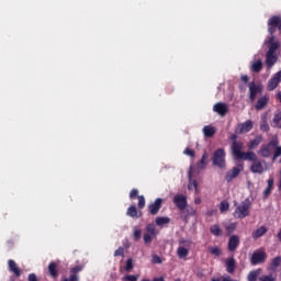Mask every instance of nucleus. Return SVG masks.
I'll return each instance as SVG.
<instances>
[{
	"instance_id": "nucleus-1",
	"label": "nucleus",
	"mask_w": 281,
	"mask_h": 281,
	"mask_svg": "<svg viewBox=\"0 0 281 281\" xmlns=\"http://www.w3.org/2000/svg\"><path fill=\"white\" fill-rule=\"evenodd\" d=\"M268 32L271 34L270 37H268L263 45H268V52L266 53V66L268 69H271L276 63H278V49H280V41L276 40V36H273V33L276 32V27H280V16H272L268 21Z\"/></svg>"
},
{
	"instance_id": "nucleus-24",
	"label": "nucleus",
	"mask_w": 281,
	"mask_h": 281,
	"mask_svg": "<svg viewBox=\"0 0 281 281\" xmlns=\"http://www.w3.org/2000/svg\"><path fill=\"white\" fill-rule=\"evenodd\" d=\"M127 216H131V218H139L142 213L137 212V207L135 205H132L127 209Z\"/></svg>"
},
{
	"instance_id": "nucleus-29",
	"label": "nucleus",
	"mask_w": 281,
	"mask_h": 281,
	"mask_svg": "<svg viewBox=\"0 0 281 281\" xmlns=\"http://www.w3.org/2000/svg\"><path fill=\"white\" fill-rule=\"evenodd\" d=\"M260 273H262V269H257L255 271L249 272L248 281H258V278H260Z\"/></svg>"
},
{
	"instance_id": "nucleus-54",
	"label": "nucleus",
	"mask_w": 281,
	"mask_h": 281,
	"mask_svg": "<svg viewBox=\"0 0 281 281\" xmlns=\"http://www.w3.org/2000/svg\"><path fill=\"white\" fill-rule=\"evenodd\" d=\"M231 139H232V142H233V144H234V142H237L236 139H238V136H237L236 134H233V135L231 136Z\"/></svg>"
},
{
	"instance_id": "nucleus-44",
	"label": "nucleus",
	"mask_w": 281,
	"mask_h": 281,
	"mask_svg": "<svg viewBox=\"0 0 281 281\" xmlns=\"http://www.w3.org/2000/svg\"><path fill=\"white\" fill-rule=\"evenodd\" d=\"M114 256L115 258H117V256H124V248L119 247L117 250L114 251Z\"/></svg>"
},
{
	"instance_id": "nucleus-7",
	"label": "nucleus",
	"mask_w": 281,
	"mask_h": 281,
	"mask_svg": "<svg viewBox=\"0 0 281 281\" xmlns=\"http://www.w3.org/2000/svg\"><path fill=\"white\" fill-rule=\"evenodd\" d=\"M267 170V162L256 159L250 166V171L255 175H262Z\"/></svg>"
},
{
	"instance_id": "nucleus-53",
	"label": "nucleus",
	"mask_w": 281,
	"mask_h": 281,
	"mask_svg": "<svg viewBox=\"0 0 281 281\" xmlns=\"http://www.w3.org/2000/svg\"><path fill=\"white\" fill-rule=\"evenodd\" d=\"M267 188H270V189L273 188V179H272V178H270V179L268 180V187H267Z\"/></svg>"
},
{
	"instance_id": "nucleus-50",
	"label": "nucleus",
	"mask_w": 281,
	"mask_h": 281,
	"mask_svg": "<svg viewBox=\"0 0 281 281\" xmlns=\"http://www.w3.org/2000/svg\"><path fill=\"white\" fill-rule=\"evenodd\" d=\"M260 128H261V131L267 132V131H269V124H267L266 122H263V124H261Z\"/></svg>"
},
{
	"instance_id": "nucleus-47",
	"label": "nucleus",
	"mask_w": 281,
	"mask_h": 281,
	"mask_svg": "<svg viewBox=\"0 0 281 281\" xmlns=\"http://www.w3.org/2000/svg\"><path fill=\"white\" fill-rule=\"evenodd\" d=\"M207 166V162L205 161V159L201 158L200 162L198 164V168H205Z\"/></svg>"
},
{
	"instance_id": "nucleus-46",
	"label": "nucleus",
	"mask_w": 281,
	"mask_h": 281,
	"mask_svg": "<svg viewBox=\"0 0 281 281\" xmlns=\"http://www.w3.org/2000/svg\"><path fill=\"white\" fill-rule=\"evenodd\" d=\"M183 154L188 155L189 157H194V150H192L190 148H186Z\"/></svg>"
},
{
	"instance_id": "nucleus-20",
	"label": "nucleus",
	"mask_w": 281,
	"mask_h": 281,
	"mask_svg": "<svg viewBox=\"0 0 281 281\" xmlns=\"http://www.w3.org/2000/svg\"><path fill=\"white\" fill-rule=\"evenodd\" d=\"M204 137H214L216 135V127L212 125H205L202 130Z\"/></svg>"
},
{
	"instance_id": "nucleus-30",
	"label": "nucleus",
	"mask_w": 281,
	"mask_h": 281,
	"mask_svg": "<svg viewBox=\"0 0 281 281\" xmlns=\"http://www.w3.org/2000/svg\"><path fill=\"white\" fill-rule=\"evenodd\" d=\"M168 223H170L169 217H156V225H158V227H164V225H168Z\"/></svg>"
},
{
	"instance_id": "nucleus-60",
	"label": "nucleus",
	"mask_w": 281,
	"mask_h": 281,
	"mask_svg": "<svg viewBox=\"0 0 281 281\" xmlns=\"http://www.w3.org/2000/svg\"><path fill=\"white\" fill-rule=\"evenodd\" d=\"M279 30H281V20H280V22H279Z\"/></svg>"
},
{
	"instance_id": "nucleus-25",
	"label": "nucleus",
	"mask_w": 281,
	"mask_h": 281,
	"mask_svg": "<svg viewBox=\"0 0 281 281\" xmlns=\"http://www.w3.org/2000/svg\"><path fill=\"white\" fill-rule=\"evenodd\" d=\"M269 102V99L267 97H261L258 101L257 104L255 105V109H257V111L262 110L263 108L267 106V103Z\"/></svg>"
},
{
	"instance_id": "nucleus-9",
	"label": "nucleus",
	"mask_w": 281,
	"mask_h": 281,
	"mask_svg": "<svg viewBox=\"0 0 281 281\" xmlns=\"http://www.w3.org/2000/svg\"><path fill=\"white\" fill-rule=\"evenodd\" d=\"M281 83V70L274 74L271 79L268 81L267 89L268 91H276L278 86Z\"/></svg>"
},
{
	"instance_id": "nucleus-31",
	"label": "nucleus",
	"mask_w": 281,
	"mask_h": 281,
	"mask_svg": "<svg viewBox=\"0 0 281 281\" xmlns=\"http://www.w3.org/2000/svg\"><path fill=\"white\" fill-rule=\"evenodd\" d=\"M258 281H277V277L273 273L263 274V276L259 277Z\"/></svg>"
},
{
	"instance_id": "nucleus-26",
	"label": "nucleus",
	"mask_w": 281,
	"mask_h": 281,
	"mask_svg": "<svg viewBox=\"0 0 281 281\" xmlns=\"http://www.w3.org/2000/svg\"><path fill=\"white\" fill-rule=\"evenodd\" d=\"M239 159H245V161H256L257 159L256 153L254 151L243 153Z\"/></svg>"
},
{
	"instance_id": "nucleus-52",
	"label": "nucleus",
	"mask_w": 281,
	"mask_h": 281,
	"mask_svg": "<svg viewBox=\"0 0 281 281\" xmlns=\"http://www.w3.org/2000/svg\"><path fill=\"white\" fill-rule=\"evenodd\" d=\"M241 81L243 82H249V77L247 75L241 76Z\"/></svg>"
},
{
	"instance_id": "nucleus-15",
	"label": "nucleus",
	"mask_w": 281,
	"mask_h": 281,
	"mask_svg": "<svg viewBox=\"0 0 281 281\" xmlns=\"http://www.w3.org/2000/svg\"><path fill=\"white\" fill-rule=\"evenodd\" d=\"M238 245H240V238L237 235L231 236L228 240L229 251H236V249L238 248Z\"/></svg>"
},
{
	"instance_id": "nucleus-45",
	"label": "nucleus",
	"mask_w": 281,
	"mask_h": 281,
	"mask_svg": "<svg viewBox=\"0 0 281 281\" xmlns=\"http://www.w3.org/2000/svg\"><path fill=\"white\" fill-rule=\"evenodd\" d=\"M210 251L211 254H213V256H218L221 254V249H218L217 247H212Z\"/></svg>"
},
{
	"instance_id": "nucleus-3",
	"label": "nucleus",
	"mask_w": 281,
	"mask_h": 281,
	"mask_svg": "<svg viewBox=\"0 0 281 281\" xmlns=\"http://www.w3.org/2000/svg\"><path fill=\"white\" fill-rule=\"evenodd\" d=\"M279 144L280 142L278 140V136H273L268 144L261 146L259 149V155L265 158L271 157V153H273V149Z\"/></svg>"
},
{
	"instance_id": "nucleus-39",
	"label": "nucleus",
	"mask_w": 281,
	"mask_h": 281,
	"mask_svg": "<svg viewBox=\"0 0 281 281\" xmlns=\"http://www.w3.org/2000/svg\"><path fill=\"white\" fill-rule=\"evenodd\" d=\"M123 280H127V281H137L139 280V276H134V274H127L123 278Z\"/></svg>"
},
{
	"instance_id": "nucleus-22",
	"label": "nucleus",
	"mask_w": 281,
	"mask_h": 281,
	"mask_svg": "<svg viewBox=\"0 0 281 281\" xmlns=\"http://www.w3.org/2000/svg\"><path fill=\"white\" fill-rule=\"evenodd\" d=\"M265 234H267V228L265 226H260L255 232H252L251 236L255 240H258V238H261V236H265Z\"/></svg>"
},
{
	"instance_id": "nucleus-32",
	"label": "nucleus",
	"mask_w": 281,
	"mask_h": 281,
	"mask_svg": "<svg viewBox=\"0 0 281 281\" xmlns=\"http://www.w3.org/2000/svg\"><path fill=\"white\" fill-rule=\"evenodd\" d=\"M140 238H142V231H140L139 227L135 226V227L133 228V239H134L135 241H137V240H139Z\"/></svg>"
},
{
	"instance_id": "nucleus-16",
	"label": "nucleus",
	"mask_w": 281,
	"mask_h": 281,
	"mask_svg": "<svg viewBox=\"0 0 281 281\" xmlns=\"http://www.w3.org/2000/svg\"><path fill=\"white\" fill-rule=\"evenodd\" d=\"M9 271L10 273H13L16 278H20L22 271L19 269V266H16V262L12 259L8 261Z\"/></svg>"
},
{
	"instance_id": "nucleus-56",
	"label": "nucleus",
	"mask_w": 281,
	"mask_h": 281,
	"mask_svg": "<svg viewBox=\"0 0 281 281\" xmlns=\"http://www.w3.org/2000/svg\"><path fill=\"white\" fill-rule=\"evenodd\" d=\"M153 281H166L164 278H155Z\"/></svg>"
},
{
	"instance_id": "nucleus-4",
	"label": "nucleus",
	"mask_w": 281,
	"mask_h": 281,
	"mask_svg": "<svg viewBox=\"0 0 281 281\" xmlns=\"http://www.w3.org/2000/svg\"><path fill=\"white\" fill-rule=\"evenodd\" d=\"M225 149L220 148L215 150L212 157L213 166H217V168L222 169L225 168Z\"/></svg>"
},
{
	"instance_id": "nucleus-11",
	"label": "nucleus",
	"mask_w": 281,
	"mask_h": 281,
	"mask_svg": "<svg viewBox=\"0 0 281 281\" xmlns=\"http://www.w3.org/2000/svg\"><path fill=\"white\" fill-rule=\"evenodd\" d=\"M232 153L237 159H240L243 157V143L234 142L232 144Z\"/></svg>"
},
{
	"instance_id": "nucleus-19",
	"label": "nucleus",
	"mask_w": 281,
	"mask_h": 281,
	"mask_svg": "<svg viewBox=\"0 0 281 281\" xmlns=\"http://www.w3.org/2000/svg\"><path fill=\"white\" fill-rule=\"evenodd\" d=\"M164 200H161V198H158L155 200V202L153 204L149 205V212L150 214H157L159 212V210H161V203Z\"/></svg>"
},
{
	"instance_id": "nucleus-43",
	"label": "nucleus",
	"mask_w": 281,
	"mask_h": 281,
	"mask_svg": "<svg viewBox=\"0 0 281 281\" xmlns=\"http://www.w3.org/2000/svg\"><path fill=\"white\" fill-rule=\"evenodd\" d=\"M187 212H188V216H195L196 215V210H194V207H192V206H189L187 209Z\"/></svg>"
},
{
	"instance_id": "nucleus-37",
	"label": "nucleus",
	"mask_w": 281,
	"mask_h": 281,
	"mask_svg": "<svg viewBox=\"0 0 281 281\" xmlns=\"http://www.w3.org/2000/svg\"><path fill=\"white\" fill-rule=\"evenodd\" d=\"M273 150H274L273 161H276V159H278V157L281 156V146H278V145H277V146L273 148Z\"/></svg>"
},
{
	"instance_id": "nucleus-48",
	"label": "nucleus",
	"mask_w": 281,
	"mask_h": 281,
	"mask_svg": "<svg viewBox=\"0 0 281 281\" xmlns=\"http://www.w3.org/2000/svg\"><path fill=\"white\" fill-rule=\"evenodd\" d=\"M139 194V191L137 189H133L130 193V199H135Z\"/></svg>"
},
{
	"instance_id": "nucleus-42",
	"label": "nucleus",
	"mask_w": 281,
	"mask_h": 281,
	"mask_svg": "<svg viewBox=\"0 0 281 281\" xmlns=\"http://www.w3.org/2000/svg\"><path fill=\"white\" fill-rule=\"evenodd\" d=\"M81 270H82V266H76L70 270L71 276H76V273H80Z\"/></svg>"
},
{
	"instance_id": "nucleus-6",
	"label": "nucleus",
	"mask_w": 281,
	"mask_h": 281,
	"mask_svg": "<svg viewBox=\"0 0 281 281\" xmlns=\"http://www.w3.org/2000/svg\"><path fill=\"white\" fill-rule=\"evenodd\" d=\"M145 229L146 232L143 235L144 243L145 245H150L154 238L157 237V228L155 227V224H148Z\"/></svg>"
},
{
	"instance_id": "nucleus-49",
	"label": "nucleus",
	"mask_w": 281,
	"mask_h": 281,
	"mask_svg": "<svg viewBox=\"0 0 281 281\" xmlns=\"http://www.w3.org/2000/svg\"><path fill=\"white\" fill-rule=\"evenodd\" d=\"M269 194H271V188L267 187V189L263 191L265 199H267V196H269Z\"/></svg>"
},
{
	"instance_id": "nucleus-59",
	"label": "nucleus",
	"mask_w": 281,
	"mask_h": 281,
	"mask_svg": "<svg viewBox=\"0 0 281 281\" xmlns=\"http://www.w3.org/2000/svg\"><path fill=\"white\" fill-rule=\"evenodd\" d=\"M278 99H279V101L281 102V91L278 92Z\"/></svg>"
},
{
	"instance_id": "nucleus-21",
	"label": "nucleus",
	"mask_w": 281,
	"mask_h": 281,
	"mask_svg": "<svg viewBox=\"0 0 281 281\" xmlns=\"http://www.w3.org/2000/svg\"><path fill=\"white\" fill-rule=\"evenodd\" d=\"M250 69L255 74H260V71H262V60L257 59V60L252 61L250 65Z\"/></svg>"
},
{
	"instance_id": "nucleus-10",
	"label": "nucleus",
	"mask_w": 281,
	"mask_h": 281,
	"mask_svg": "<svg viewBox=\"0 0 281 281\" xmlns=\"http://www.w3.org/2000/svg\"><path fill=\"white\" fill-rule=\"evenodd\" d=\"M192 177H194V167H190V170H189L188 190H194L195 194H199V187L196 184V180H192Z\"/></svg>"
},
{
	"instance_id": "nucleus-58",
	"label": "nucleus",
	"mask_w": 281,
	"mask_h": 281,
	"mask_svg": "<svg viewBox=\"0 0 281 281\" xmlns=\"http://www.w3.org/2000/svg\"><path fill=\"white\" fill-rule=\"evenodd\" d=\"M278 238H279V240H281V228H280V231L278 233Z\"/></svg>"
},
{
	"instance_id": "nucleus-36",
	"label": "nucleus",
	"mask_w": 281,
	"mask_h": 281,
	"mask_svg": "<svg viewBox=\"0 0 281 281\" xmlns=\"http://www.w3.org/2000/svg\"><path fill=\"white\" fill-rule=\"evenodd\" d=\"M227 210H229V203L227 201H223L220 204V211L223 212H227Z\"/></svg>"
},
{
	"instance_id": "nucleus-57",
	"label": "nucleus",
	"mask_w": 281,
	"mask_h": 281,
	"mask_svg": "<svg viewBox=\"0 0 281 281\" xmlns=\"http://www.w3.org/2000/svg\"><path fill=\"white\" fill-rule=\"evenodd\" d=\"M202 159H204V160H206L207 159V154H203V156H202Z\"/></svg>"
},
{
	"instance_id": "nucleus-5",
	"label": "nucleus",
	"mask_w": 281,
	"mask_h": 281,
	"mask_svg": "<svg viewBox=\"0 0 281 281\" xmlns=\"http://www.w3.org/2000/svg\"><path fill=\"white\" fill-rule=\"evenodd\" d=\"M192 243L190 240L180 239L179 240V247L177 249L178 258H188L190 254V246Z\"/></svg>"
},
{
	"instance_id": "nucleus-51",
	"label": "nucleus",
	"mask_w": 281,
	"mask_h": 281,
	"mask_svg": "<svg viewBox=\"0 0 281 281\" xmlns=\"http://www.w3.org/2000/svg\"><path fill=\"white\" fill-rule=\"evenodd\" d=\"M29 281H38L34 273L29 274Z\"/></svg>"
},
{
	"instance_id": "nucleus-2",
	"label": "nucleus",
	"mask_w": 281,
	"mask_h": 281,
	"mask_svg": "<svg viewBox=\"0 0 281 281\" xmlns=\"http://www.w3.org/2000/svg\"><path fill=\"white\" fill-rule=\"evenodd\" d=\"M250 207L251 201H249V199L244 200L239 205L236 206L234 212L235 218H247V216H249Z\"/></svg>"
},
{
	"instance_id": "nucleus-35",
	"label": "nucleus",
	"mask_w": 281,
	"mask_h": 281,
	"mask_svg": "<svg viewBox=\"0 0 281 281\" xmlns=\"http://www.w3.org/2000/svg\"><path fill=\"white\" fill-rule=\"evenodd\" d=\"M138 207L139 210H144V207H146V199L144 195L138 196Z\"/></svg>"
},
{
	"instance_id": "nucleus-55",
	"label": "nucleus",
	"mask_w": 281,
	"mask_h": 281,
	"mask_svg": "<svg viewBox=\"0 0 281 281\" xmlns=\"http://www.w3.org/2000/svg\"><path fill=\"white\" fill-rule=\"evenodd\" d=\"M195 205H201V198H194Z\"/></svg>"
},
{
	"instance_id": "nucleus-34",
	"label": "nucleus",
	"mask_w": 281,
	"mask_h": 281,
	"mask_svg": "<svg viewBox=\"0 0 281 281\" xmlns=\"http://www.w3.org/2000/svg\"><path fill=\"white\" fill-rule=\"evenodd\" d=\"M262 142V136H257L254 140L250 142V149L254 150Z\"/></svg>"
},
{
	"instance_id": "nucleus-41",
	"label": "nucleus",
	"mask_w": 281,
	"mask_h": 281,
	"mask_svg": "<svg viewBox=\"0 0 281 281\" xmlns=\"http://www.w3.org/2000/svg\"><path fill=\"white\" fill-rule=\"evenodd\" d=\"M153 265H161V258L157 255H154L151 258Z\"/></svg>"
},
{
	"instance_id": "nucleus-33",
	"label": "nucleus",
	"mask_w": 281,
	"mask_h": 281,
	"mask_svg": "<svg viewBox=\"0 0 281 281\" xmlns=\"http://www.w3.org/2000/svg\"><path fill=\"white\" fill-rule=\"evenodd\" d=\"M211 234L213 236H221L223 234V231H221V227L218 225L211 226Z\"/></svg>"
},
{
	"instance_id": "nucleus-17",
	"label": "nucleus",
	"mask_w": 281,
	"mask_h": 281,
	"mask_svg": "<svg viewBox=\"0 0 281 281\" xmlns=\"http://www.w3.org/2000/svg\"><path fill=\"white\" fill-rule=\"evenodd\" d=\"M243 170V167H235L233 168L232 170H229L227 173H226V181H234V179H236V177L238 175H240V171Z\"/></svg>"
},
{
	"instance_id": "nucleus-14",
	"label": "nucleus",
	"mask_w": 281,
	"mask_h": 281,
	"mask_svg": "<svg viewBox=\"0 0 281 281\" xmlns=\"http://www.w3.org/2000/svg\"><path fill=\"white\" fill-rule=\"evenodd\" d=\"M213 111H214L215 113H217L218 115H222V117H223V116L227 115L228 109H227V105H226L225 103L218 102V103H216V104L213 106Z\"/></svg>"
},
{
	"instance_id": "nucleus-12",
	"label": "nucleus",
	"mask_w": 281,
	"mask_h": 281,
	"mask_svg": "<svg viewBox=\"0 0 281 281\" xmlns=\"http://www.w3.org/2000/svg\"><path fill=\"white\" fill-rule=\"evenodd\" d=\"M173 203L177 205L180 210H186V206L188 205V199L186 195H176L173 198Z\"/></svg>"
},
{
	"instance_id": "nucleus-40",
	"label": "nucleus",
	"mask_w": 281,
	"mask_h": 281,
	"mask_svg": "<svg viewBox=\"0 0 281 281\" xmlns=\"http://www.w3.org/2000/svg\"><path fill=\"white\" fill-rule=\"evenodd\" d=\"M125 271H133V259H127Z\"/></svg>"
},
{
	"instance_id": "nucleus-27",
	"label": "nucleus",
	"mask_w": 281,
	"mask_h": 281,
	"mask_svg": "<svg viewBox=\"0 0 281 281\" xmlns=\"http://www.w3.org/2000/svg\"><path fill=\"white\" fill-rule=\"evenodd\" d=\"M272 125L276 128H281V111H277L274 113L273 120H272Z\"/></svg>"
},
{
	"instance_id": "nucleus-8",
	"label": "nucleus",
	"mask_w": 281,
	"mask_h": 281,
	"mask_svg": "<svg viewBox=\"0 0 281 281\" xmlns=\"http://www.w3.org/2000/svg\"><path fill=\"white\" fill-rule=\"evenodd\" d=\"M254 128V122L251 120H248L241 124H238L235 128L236 135H243L245 133H249Z\"/></svg>"
},
{
	"instance_id": "nucleus-28",
	"label": "nucleus",
	"mask_w": 281,
	"mask_h": 281,
	"mask_svg": "<svg viewBox=\"0 0 281 281\" xmlns=\"http://www.w3.org/2000/svg\"><path fill=\"white\" fill-rule=\"evenodd\" d=\"M48 273L52 278H58V266L55 262L49 263Z\"/></svg>"
},
{
	"instance_id": "nucleus-13",
	"label": "nucleus",
	"mask_w": 281,
	"mask_h": 281,
	"mask_svg": "<svg viewBox=\"0 0 281 281\" xmlns=\"http://www.w3.org/2000/svg\"><path fill=\"white\" fill-rule=\"evenodd\" d=\"M265 258H267L265 251L254 252L251 257V265H260L261 262H265Z\"/></svg>"
},
{
	"instance_id": "nucleus-38",
	"label": "nucleus",
	"mask_w": 281,
	"mask_h": 281,
	"mask_svg": "<svg viewBox=\"0 0 281 281\" xmlns=\"http://www.w3.org/2000/svg\"><path fill=\"white\" fill-rule=\"evenodd\" d=\"M280 262H281V258L280 257H276L274 259H272L271 268L276 269L277 267H280Z\"/></svg>"
},
{
	"instance_id": "nucleus-18",
	"label": "nucleus",
	"mask_w": 281,
	"mask_h": 281,
	"mask_svg": "<svg viewBox=\"0 0 281 281\" xmlns=\"http://www.w3.org/2000/svg\"><path fill=\"white\" fill-rule=\"evenodd\" d=\"M259 92H260V87L256 86V83L254 82L249 83V98L251 102L256 100V97L259 94Z\"/></svg>"
},
{
	"instance_id": "nucleus-23",
	"label": "nucleus",
	"mask_w": 281,
	"mask_h": 281,
	"mask_svg": "<svg viewBox=\"0 0 281 281\" xmlns=\"http://www.w3.org/2000/svg\"><path fill=\"white\" fill-rule=\"evenodd\" d=\"M226 271L228 273H234V271H236V259L234 258H229L226 261Z\"/></svg>"
}]
</instances>
